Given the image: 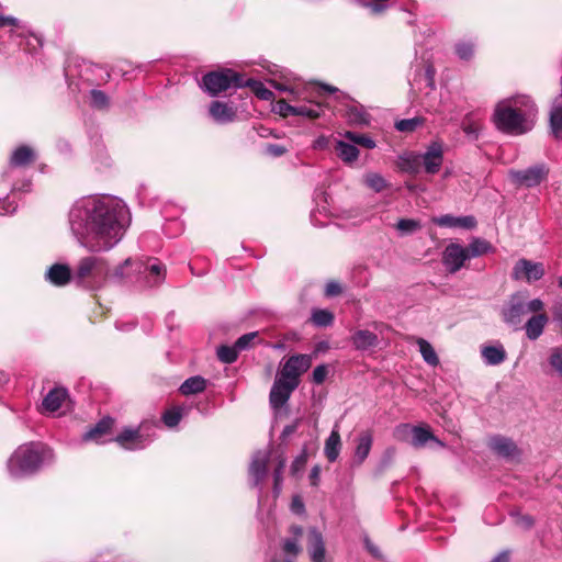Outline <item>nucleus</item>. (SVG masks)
<instances>
[{
	"label": "nucleus",
	"instance_id": "13d9d810",
	"mask_svg": "<svg viewBox=\"0 0 562 562\" xmlns=\"http://www.w3.org/2000/svg\"><path fill=\"white\" fill-rule=\"evenodd\" d=\"M543 307H544V304L540 299H533V300L529 301L528 303H526L527 313L530 312V313L540 314L539 312H541L543 310Z\"/></svg>",
	"mask_w": 562,
	"mask_h": 562
},
{
	"label": "nucleus",
	"instance_id": "72a5a7b5",
	"mask_svg": "<svg viewBox=\"0 0 562 562\" xmlns=\"http://www.w3.org/2000/svg\"><path fill=\"white\" fill-rule=\"evenodd\" d=\"M416 344L424 361L431 367H437L439 364V358L430 342L424 338H416Z\"/></svg>",
	"mask_w": 562,
	"mask_h": 562
},
{
	"label": "nucleus",
	"instance_id": "603ef678",
	"mask_svg": "<svg viewBox=\"0 0 562 562\" xmlns=\"http://www.w3.org/2000/svg\"><path fill=\"white\" fill-rule=\"evenodd\" d=\"M550 366L562 376V349L554 348L549 359Z\"/></svg>",
	"mask_w": 562,
	"mask_h": 562
},
{
	"label": "nucleus",
	"instance_id": "5701e85b",
	"mask_svg": "<svg viewBox=\"0 0 562 562\" xmlns=\"http://www.w3.org/2000/svg\"><path fill=\"white\" fill-rule=\"evenodd\" d=\"M481 356L485 364L498 366L506 359V350L502 344L482 346Z\"/></svg>",
	"mask_w": 562,
	"mask_h": 562
},
{
	"label": "nucleus",
	"instance_id": "1a4fd4ad",
	"mask_svg": "<svg viewBox=\"0 0 562 562\" xmlns=\"http://www.w3.org/2000/svg\"><path fill=\"white\" fill-rule=\"evenodd\" d=\"M467 260H469V256L465 248L458 243L449 244L442 252V263L449 273L458 272Z\"/></svg>",
	"mask_w": 562,
	"mask_h": 562
},
{
	"label": "nucleus",
	"instance_id": "a211bd4d",
	"mask_svg": "<svg viewBox=\"0 0 562 562\" xmlns=\"http://www.w3.org/2000/svg\"><path fill=\"white\" fill-rule=\"evenodd\" d=\"M488 447L491 450H493L496 454L503 457V458H516L519 456V450L516 446V443L507 437L503 436H494L488 440Z\"/></svg>",
	"mask_w": 562,
	"mask_h": 562
},
{
	"label": "nucleus",
	"instance_id": "9b49d317",
	"mask_svg": "<svg viewBox=\"0 0 562 562\" xmlns=\"http://www.w3.org/2000/svg\"><path fill=\"white\" fill-rule=\"evenodd\" d=\"M526 313L525 296L521 293H516L510 296L507 305L503 308L502 315L505 323L518 326Z\"/></svg>",
	"mask_w": 562,
	"mask_h": 562
},
{
	"label": "nucleus",
	"instance_id": "4c0bfd02",
	"mask_svg": "<svg viewBox=\"0 0 562 562\" xmlns=\"http://www.w3.org/2000/svg\"><path fill=\"white\" fill-rule=\"evenodd\" d=\"M244 87H250L260 100L269 101L273 99V92L260 81L254 79L244 80Z\"/></svg>",
	"mask_w": 562,
	"mask_h": 562
},
{
	"label": "nucleus",
	"instance_id": "b1692460",
	"mask_svg": "<svg viewBox=\"0 0 562 562\" xmlns=\"http://www.w3.org/2000/svg\"><path fill=\"white\" fill-rule=\"evenodd\" d=\"M341 439L339 434V426L336 424L325 441L324 453L329 462H335L340 453Z\"/></svg>",
	"mask_w": 562,
	"mask_h": 562
},
{
	"label": "nucleus",
	"instance_id": "5fc2aeb1",
	"mask_svg": "<svg viewBox=\"0 0 562 562\" xmlns=\"http://www.w3.org/2000/svg\"><path fill=\"white\" fill-rule=\"evenodd\" d=\"M284 467H285V460L281 459L278 467L276 468V470L273 472V479H274L273 490H274L276 494H279L280 490H281L282 472H283Z\"/></svg>",
	"mask_w": 562,
	"mask_h": 562
},
{
	"label": "nucleus",
	"instance_id": "a878e982",
	"mask_svg": "<svg viewBox=\"0 0 562 562\" xmlns=\"http://www.w3.org/2000/svg\"><path fill=\"white\" fill-rule=\"evenodd\" d=\"M351 340L357 350H368L369 348L375 347L379 342L378 336L367 329H359L355 331Z\"/></svg>",
	"mask_w": 562,
	"mask_h": 562
},
{
	"label": "nucleus",
	"instance_id": "0e129e2a",
	"mask_svg": "<svg viewBox=\"0 0 562 562\" xmlns=\"http://www.w3.org/2000/svg\"><path fill=\"white\" fill-rule=\"evenodd\" d=\"M285 151L286 149L281 145L272 144L267 146V153L274 157L282 156Z\"/></svg>",
	"mask_w": 562,
	"mask_h": 562
},
{
	"label": "nucleus",
	"instance_id": "aec40b11",
	"mask_svg": "<svg viewBox=\"0 0 562 562\" xmlns=\"http://www.w3.org/2000/svg\"><path fill=\"white\" fill-rule=\"evenodd\" d=\"M114 424V420L110 417L102 418L99 420L90 430L85 432L82 436L83 441H95L98 443H103L106 441H112L113 439H104V436L108 435Z\"/></svg>",
	"mask_w": 562,
	"mask_h": 562
},
{
	"label": "nucleus",
	"instance_id": "2f4dec72",
	"mask_svg": "<svg viewBox=\"0 0 562 562\" xmlns=\"http://www.w3.org/2000/svg\"><path fill=\"white\" fill-rule=\"evenodd\" d=\"M207 385V381L201 375H194L187 379L181 385L179 391L181 394L188 396L198 393H202Z\"/></svg>",
	"mask_w": 562,
	"mask_h": 562
},
{
	"label": "nucleus",
	"instance_id": "bf43d9fd",
	"mask_svg": "<svg viewBox=\"0 0 562 562\" xmlns=\"http://www.w3.org/2000/svg\"><path fill=\"white\" fill-rule=\"evenodd\" d=\"M270 83L273 86V88H276L279 91L289 92V93H291L293 95L296 93L295 92V87L292 86V85L279 82L277 80H271Z\"/></svg>",
	"mask_w": 562,
	"mask_h": 562
},
{
	"label": "nucleus",
	"instance_id": "dca6fc26",
	"mask_svg": "<svg viewBox=\"0 0 562 562\" xmlns=\"http://www.w3.org/2000/svg\"><path fill=\"white\" fill-rule=\"evenodd\" d=\"M209 114L217 124H228L236 120L237 110L226 102L213 101L209 106Z\"/></svg>",
	"mask_w": 562,
	"mask_h": 562
},
{
	"label": "nucleus",
	"instance_id": "de8ad7c7",
	"mask_svg": "<svg viewBox=\"0 0 562 562\" xmlns=\"http://www.w3.org/2000/svg\"><path fill=\"white\" fill-rule=\"evenodd\" d=\"M282 549L285 553L297 557L301 552L300 540L297 538H286L283 540Z\"/></svg>",
	"mask_w": 562,
	"mask_h": 562
},
{
	"label": "nucleus",
	"instance_id": "9d476101",
	"mask_svg": "<svg viewBox=\"0 0 562 562\" xmlns=\"http://www.w3.org/2000/svg\"><path fill=\"white\" fill-rule=\"evenodd\" d=\"M113 440L126 450L144 449L151 441L140 429L133 428L123 429Z\"/></svg>",
	"mask_w": 562,
	"mask_h": 562
},
{
	"label": "nucleus",
	"instance_id": "338daca9",
	"mask_svg": "<svg viewBox=\"0 0 562 562\" xmlns=\"http://www.w3.org/2000/svg\"><path fill=\"white\" fill-rule=\"evenodd\" d=\"M0 209L3 210L0 214H12L16 210V205H13L11 202H9L7 199L0 201Z\"/></svg>",
	"mask_w": 562,
	"mask_h": 562
},
{
	"label": "nucleus",
	"instance_id": "4d7b16f0",
	"mask_svg": "<svg viewBox=\"0 0 562 562\" xmlns=\"http://www.w3.org/2000/svg\"><path fill=\"white\" fill-rule=\"evenodd\" d=\"M327 375V368L324 364L317 366L313 371V381L321 384L325 381Z\"/></svg>",
	"mask_w": 562,
	"mask_h": 562
},
{
	"label": "nucleus",
	"instance_id": "7ed1b4c3",
	"mask_svg": "<svg viewBox=\"0 0 562 562\" xmlns=\"http://www.w3.org/2000/svg\"><path fill=\"white\" fill-rule=\"evenodd\" d=\"M53 451L42 442H27L19 446L8 460L9 474L14 479L34 474L45 463L53 460Z\"/></svg>",
	"mask_w": 562,
	"mask_h": 562
},
{
	"label": "nucleus",
	"instance_id": "6e6d98bb",
	"mask_svg": "<svg viewBox=\"0 0 562 562\" xmlns=\"http://www.w3.org/2000/svg\"><path fill=\"white\" fill-rule=\"evenodd\" d=\"M462 130L469 136L477 137L480 125L470 120V117H465L462 122Z\"/></svg>",
	"mask_w": 562,
	"mask_h": 562
},
{
	"label": "nucleus",
	"instance_id": "79ce46f5",
	"mask_svg": "<svg viewBox=\"0 0 562 562\" xmlns=\"http://www.w3.org/2000/svg\"><path fill=\"white\" fill-rule=\"evenodd\" d=\"M184 413L182 407H173L166 411L162 415V422L169 428L176 427L181 420Z\"/></svg>",
	"mask_w": 562,
	"mask_h": 562
},
{
	"label": "nucleus",
	"instance_id": "f3484780",
	"mask_svg": "<svg viewBox=\"0 0 562 562\" xmlns=\"http://www.w3.org/2000/svg\"><path fill=\"white\" fill-rule=\"evenodd\" d=\"M432 223L440 227L472 229L476 226V220L472 215L453 216L446 214L432 217Z\"/></svg>",
	"mask_w": 562,
	"mask_h": 562
},
{
	"label": "nucleus",
	"instance_id": "4468645a",
	"mask_svg": "<svg viewBox=\"0 0 562 562\" xmlns=\"http://www.w3.org/2000/svg\"><path fill=\"white\" fill-rule=\"evenodd\" d=\"M270 459L268 450H260L254 453L250 465L249 475L254 486H259L267 476V465Z\"/></svg>",
	"mask_w": 562,
	"mask_h": 562
},
{
	"label": "nucleus",
	"instance_id": "0eeeda50",
	"mask_svg": "<svg viewBox=\"0 0 562 562\" xmlns=\"http://www.w3.org/2000/svg\"><path fill=\"white\" fill-rule=\"evenodd\" d=\"M312 366V356L310 355H295L291 356L283 364L280 376L290 382L300 383V375L306 372Z\"/></svg>",
	"mask_w": 562,
	"mask_h": 562
},
{
	"label": "nucleus",
	"instance_id": "bb28decb",
	"mask_svg": "<svg viewBox=\"0 0 562 562\" xmlns=\"http://www.w3.org/2000/svg\"><path fill=\"white\" fill-rule=\"evenodd\" d=\"M373 442V437L370 431H363L357 439V446L355 449V462L357 464L363 463L368 458Z\"/></svg>",
	"mask_w": 562,
	"mask_h": 562
},
{
	"label": "nucleus",
	"instance_id": "69168bd1",
	"mask_svg": "<svg viewBox=\"0 0 562 562\" xmlns=\"http://www.w3.org/2000/svg\"><path fill=\"white\" fill-rule=\"evenodd\" d=\"M319 475H321V467L319 465H314L312 468V470H311V473H310V480H311V484L313 486H317L318 485Z\"/></svg>",
	"mask_w": 562,
	"mask_h": 562
},
{
	"label": "nucleus",
	"instance_id": "49530a36",
	"mask_svg": "<svg viewBox=\"0 0 562 562\" xmlns=\"http://www.w3.org/2000/svg\"><path fill=\"white\" fill-rule=\"evenodd\" d=\"M422 124V120L418 117L404 119L395 123V127L400 132H413L417 126Z\"/></svg>",
	"mask_w": 562,
	"mask_h": 562
},
{
	"label": "nucleus",
	"instance_id": "8fccbe9b",
	"mask_svg": "<svg viewBox=\"0 0 562 562\" xmlns=\"http://www.w3.org/2000/svg\"><path fill=\"white\" fill-rule=\"evenodd\" d=\"M257 336L258 333L252 331L239 337L235 342V346L238 349V351L240 352L243 350L249 349L252 345V341L257 338Z\"/></svg>",
	"mask_w": 562,
	"mask_h": 562
},
{
	"label": "nucleus",
	"instance_id": "7c9ffc66",
	"mask_svg": "<svg viewBox=\"0 0 562 562\" xmlns=\"http://www.w3.org/2000/svg\"><path fill=\"white\" fill-rule=\"evenodd\" d=\"M335 151L337 156L346 164H352L359 157V149L357 146L345 140H336Z\"/></svg>",
	"mask_w": 562,
	"mask_h": 562
},
{
	"label": "nucleus",
	"instance_id": "cd10ccee",
	"mask_svg": "<svg viewBox=\"0 0 562 562\" xmlns=\"http://www.w3.org/2000/svg\"><path fill=\"white\" fill-rule=\"evenodd\" d=\"M420 166V155L414 151L404 153L398 156L397 167L403 172L416 175L419 172Z\"/></svg>",
	"mask_w": 562,
	"mask_h": 562
},
{
	"label": "nucleus",
	"instance_id": "f257e3e1",
	"mask_svg": "<svg viewBox=\"0 0 562 562\" xmlns=\"http://www.w3.org/2000/svg\"><path fill=\"white\" fill-rule=\"evenodd\" d=\"M132 222L126 203L115 196H87L77 200L68 213V224L78 244L90 252L113 249Z\"/></svg>",
	"mask_w": 562,
	"mask_h": 562
},
{
	"label": "nucleus",
	"instance_id": "09e8293b",
	"mask_svg": "<svg viewBox=\"0 0 562 562\" xmlns=\"http://www.w3.org/2000/svg\"><path fill=\"white\" fill-rule=\"evenodd\" d=\"M413 426L409 424H401L394 429V437L398 441H407L409 438L412 439Z\"/></svg>",
	"mask_w": 562,
	"mask_h": 562
},
{
	"label": "nucleus",
	"instance_id": "a18cd8bd",
	"mask_svg": "<svg viewBox=\"0 0 562 562\" xmlns=\"http://www.w3.org/2000/svg\"><path fill=\"white\" fill-rule=\"evenodd\" d=\"M396 228L403 234H411L420 228V223L412 218H401L396 224Z\"/></svg>",
	"mask_w": 562,
	"mask_h": 562
},
{
	"label": "nucleus",
	"instance_id": "c9c22d12",
	"mask_svg": "<svg viewBox=\"0 0 562 562\" xmlns=\"http://www.w3.org/2000/svg\"><path fill=\"white\" fill-rule=\"evenodd\" d=\"M146 271L148 272V278L150 285L160 284L166 277V267L158 260H154L146 267Z\"/></svg>",
	"mask_w": 562,
	"mask_h": 562
},
{
	"label": "nucleus",
	"instance_id": "f8f14e48",
	"mask_svg": "<svg viewBox=\"0 0 562 562\" xmlns=\"http://www.w3.org/2000/svg\"><path fill=\"white\" fill-rule=\"evenodd\" d=\"M297 387L296 382H290L279 376L270 391V405L274 408H281L290 398L292 392Z\"/></svg>",
	"mask_w": 562,
	"mask_h": 562
},
{
	"label": "nucleus",
	"instance_id": "864d4df0",
	"mask_svg": "<svg viewBox=\"0 0 562 562\" xmlns=\"http://www.w3.org/2000/svg\"><path fill=\"white\" fill-rule=\"evenodd\" d=\"M274 111L283 117H288L290 115H294V105H291L285 100L277 101L274 105Z\"/></svg>",
	"mask_w": 562,
	"mask_h": 562
},
{
	"label": "nucleus",
	"instance_id": "3c124183",
	"mask_svg": "<svg viewBox=\"0 0 562 562\" xmlns=\"http://www.w3.org/2000/svg\"><path fill=\"white\" fill-rule=\"evenodd\" d=\"M91 104L94 108L103 109L108 105L109 99L106 94L101 90H91Z\"/></svg>",
	"mask_w": 562,
	"mask_h": 562
},
{
	"label": "nucleus",
	"instance_id": "f03ea898",
	"mask_svg": "<svg viewBox=\"0 0 562 562\" xmlns=\"http://www.w3.org/2000/svg\"><path fill=\"white\" fill-rule=\"evenodd\" d=\"M537 112V106L529 95L518 94L498 101L492 121L503 133L522 135L533 128Z\"/></svg>",
	"mask_w": 562,
	"mask_h": 562
},
{
	"label": "nucleus",
	"instance_id": "c03bdc74",
	"mask_svg": "<svg viewBox=\"0 0 562 562\" xmlns=\"http://www.w3.org/2000/svg\"><path fill=\"white\" fill-rule=\"evenodd\" d=\"M456 54L462 60H470L474 55V45L471 42H460L456 45Z\"/></svg>",
	"mask_w": 562,
	"mask_h": 562
},
{
	"label": "nucleus",
	"instance_id": "c85d7f7f",
	"mask_svg": "<svg viewBox=\"0 0 562 562\" xmlns=\"http://www.w3.org/2000/svg\"><path fill=\"white\" fill-rule=\"evenodd\" d=\"M35 151L25 145H22L13 150L10 157V165L12 167H24L35 159Z\"/></svg>",
	"mask_w": 562,
	"mask_h": 562
},
{
	"label": "nucleus",
	"instance_id": "37998d69",
	"mask_svg": "<svg viewBox=\"0 0 562 562\" xmlns=\"http://www.w3.org/2000/svg\"><path fill=\"white\" fill-rule=\"evenodd\" d=\"M348 120L357 125H366L369 123L368 114L358 106H351L347 112Z\"/></svg>",
	"mask_w": 562,
	"mask_h": 562
},
{
	"label": "nucleus",
	"instance_id": "052dcab7",
	"mask_svg": "<svg viewBox=\"0 0 562 562\" xmlns=\"http://www.w3.org/2000/svg\"><path fill=\"white\" fill-rule=\"evenodd\" d=\"M341 292V286L338 282L331 281L326 284L325 294L327 296H335Z\"/></svg>",
	"mask_w": 562,
	"mask_h": 562
},
{
	"label": "nucleus",
	"instance_id": "c756f323",
	"mask_svg": "<svg viewBox=\"0 0 562 562\" xmlns=\"http://www.w3.org/2000/svg\"><path fill=\"white\" fill-rule=\"evenodd\" d=\"M464 248L467 255L469 256V260L471 258H476L485 254L494 252L495 250V248L492 246L490 241L480 237L472 238L469 246Z\"/></svg>",
	"mask_w": 562,
	"mask_h": 562
},
{
	"label": "nucleus",
	"instance_id": "774afa93",
	"mask_svg": "<svg viewBox=\"0 0 562 562\" xmlns=\"http://www.w3.org/2000/svg\"><path fill=\"white\" fill-rule=\"evenodd\" d=\"M555 319L562 325V302H557L553 307Z\"/></svg>",
	"mask_w": 562,
	"mask_h": 562
},
{
	"label": "nucleus",
	"instance_id": "39448f33",
	"mask_svg": "<svg viewBox=\"0 0 562 562\" xmlns=\"http://www.w3.org/2000/svg\"><path fill=\"white\" fill-rule=\"evenodd\" d=\"M202 87L209 94L215 97L229 88L244 87V79L232 69H222L204 75L202 78Z\"/></svg>",
	"mask_w": 562,
	"mask_h": 562
},
{
	"label": "nucleus",
	"instance_id": "393cba45",
	"mask_svg": "<svg viewBox=\"0 0 562 562\" xmlns=\"http://www.w3.org/2000/svg\"><path fill=\"white\" fill-rule=\"evenodd\" d=\"M548 321L549 318L544 313L531 316L525 325L526 336L530 340L538 339L542 335Z\"/></svg>",
	"mask_w": 562,
	"mask_h": 562
},
{
	"label": "nucleus",
	"instance_id": "e433bc0d",
	"mask_svg": "<svg viewBox=\"0 0 562 562\" xmlns=\"http://www.w3.org/2000/svg\"><path fill=\"white\" fill-rule=\"evenodd\" d=\"M323 112V108L319 103L301 104L294 105V115L305 116L308 119L319 117Z\"/></svg>",
	"mask_w": 562,
	"mask_h": 562
},
{
	"label": "nucleus",
	"instance_id": "6ab92c4d",
	"mask_svg": "<svg viewBox=\"0 0 562 562\" xmlns=\"http://www.w3.org/2000/svg\"><path fill=\"white\" fill-rule=\"evenodd\" d=\"M68 398V392L65 387L57 386L50 390L43 398V411L49 414L57 412Z\"/></svg>",
	"mask_w": 562,
	"mask_h": 562
},
{
	"label": "nucleus",
	"instance_id": "4be33fe9",
	"mask_svg": "<svg viewBox=\"0 0 562 562\" xmlns=\"http://www.w3.org/2000/svg\"><path fill=\"white\" fill-rule=\"evenodd\" d=\"M435 442L437 446L445 448L446 445L438 439L427 426H413L411 445L414 448H423L427 442Z\"/></svg>",
	"mask_w": 562,
	"mask_h": 562
},
{
	"label": "nucleus",
	"instance_id": "473e14b6",
	"mask_svg": "<svg viewBox=\"0 0 562 562\" xmlns=\"http://www.w3.org/2000/svg\"><path fill=\"white\" fill-rule=\"evenodd\" d=\"M550 132L555 139H562V104H554L550 111Z\"/></svg>",
	"mask_w": 562,
	"mask_h": 562
},
{
	"label": "nucleus",
	"instance_id": "423d86ee",
	"mask_svg": "<svg viewBox=\"0 0 562 562\" xmlns=\"http://www.w3.org/2000/svg\"><path fill=\"white\" fill-rule=\"evenodd\" d=\"M549 169L546 165L540 164L532 166L526 170H510V179L519 184L528 188L540 184L548 176Z\"/></svg>",
	"mask_w": 562,
	"mask_h": 562
},
{
	"label": "nucleus",
	"instance_id": "ddd939ff",
	"mask_svg": "<svg viewBox=\"0 0 562 562\" xmlns=\"http://www.w3.org/2000/svg\"><path fill=\"white\" fill-rule=\"evenodd\" d=\"M443 162V149L440 143L434 142L431 143L426 151L420 155V165L424 166V169L429 175L437 173L441 165Z\"/></svg>",
	"mask_w": 562,
	"mask_h": 562
},
{
	"label": "nucleus",
	"instance_id": "58836bf2",
	"mask_svg": "<svg viewBox=\"0 0 562 562\" xmlns=\"http://www.w3.org/2000/svg\"><path fill=\"white\" fill-rule=\"evenodd\" d=\"M311 319L318 327H327L333 324L334 315L328 310L316 308L312 312Z\"/></svg>",
	"mask_w": 562,
	"mask_h": 562
},
{
	"label": "nucleus",
	"instance_id": "680f3d73",
	"mask_svg": "<svg viewBox=\"0 0 562 562\" xmlns=\"http://www.w3.org/2000/svg\"><path fill=\"white\" fill-rule=\"evenodd\" d=\"M291 509L293 513L299 514V515L304 513V503L300 496H294L292 498Z\"/></svg>",
	"mask_w": 562,
	"mask_h": 562
},
{
	"label": "nucleus",
	"instance_id": "ea45409f",
	"mask_svg": "<svg viewBox=\"0 0 562 562\" xmlns=\"http://www.w3.org/2000/svg\"><path fill=\"white\" fill-rule=\"evenodd\" d=\"M217 357L224 363H233L238 357V349L235 344L233 346L222 345L217 348Z\"/></svg>",
	"mask_w": 562,
	"mask_h": 562
},
{
	"label": "nucleus",
	"instance_id": "20e7f679",
	"mask_svg": "<svg viewBox=\"0 0 562 562\" xmlns=\"http://www.w3.org/2000/svg\"><path fill=\"white\" fill-rule=\"evenodd\" d=\"M109 276V265L105 258L87 256L81 258L74 272V281L89 290L103 286Z\"/></svg>",
	"mask_w": 562,
	"mask_h": 562
},
{
	"label": "nucleus",
	"instance_id": "a19ab883",
	"mask_svg": "<svg viewBox=\"0 0 562 562\" xmlns=\"http://www.w3.org/2000/svg\"><path fill=\"white\" fill-rule=\"evenodd\" d=\"M345 137L348 140H350L355 146L360 145L368 149H372L375 147V142L364 134H359L356 132H346Z\"/></svg>",
	"mask_w": 562,
	"mask_h": 562
},
{
	"label": "nucleus",
	"instance_id": "2eb2a0df",
	"mask_svg": "<svg viewBox=\"0 0 562 562\" xmlns=\"http://www.w3.org/2000/svg\"><path fill=\"white\" fill-rule=\"evenodd\" d=\"M307 551L312 562H326L325 541L316 528H310L307 532Z\"/></svg>",
	"mask_w": 562,
	"mask_h": 562
},
{
	"label": "nucleus",
	"instance_id": "6e6552de",
	"mask_svg": "<svg viewBox=\"0 0 562 562\" xmlns=\"http://www.w3.org/2000/svg\"><path fill=\"white\" fill-rule=\"evenodd\" d=\"M544 276V267L541 262H533L531 260L521 258L519 259L512 272V278L514 280L520 281L524 280L528 283L538 281L542 279Z\"/></svg>",
	"mask_w": 562,
	"mask_h": 562
},
{
	"label": "nucleus",
	"instance_id": "412c9836",
	"mask_svg": "<svg viewBox=\"0 0 562 562\" xmlns=\"http://www.w3.org/2000/svg\"><path fill=\"white\" fill-rule=\"evenodd\" d=\"M45 278L56 286H64L74 279V274L67 265L55 263L46 271Z\"/></svg>",
	"mask_w": 562,
	"mask_h": 562
},
{
	"label": "nucleus",
	"instance_id": "f704fd0d",
	"mask_svg": "<svg viewBox=\"0 0 562 562\" xmlns=\"http://www.w3.org/2000/svg\"><path fill=\"white\" fill-rule=\"evenodd\" d=\"M362 181L366 184V187H368L375 193L382 192L390 186L387 181L384 179V177L378 172L364 173Z\"/></svg>",
	"mask_w": 562,
	"mask_h": 562
},
{
	"label": "nucleus",
	"instance_id": "e2e57ef3",
	"mask_svg": "<svg viewBox=\"0 0 562 562\" xmlns=\"http://www.w3.org/2000/svg\"><path fill=\"white\" fill-rule=\"evenodd\" d=\"M307 460V453L304 450L300 456L295 458V460L292 462L291 469L293 472L297 471L301 467H303L306 463Z\"/></svg>",
	"mask_w": 562,
	"mask_h": 562
}]
</instances>
